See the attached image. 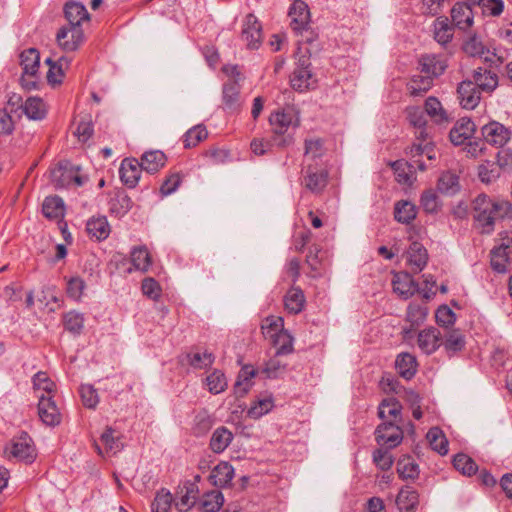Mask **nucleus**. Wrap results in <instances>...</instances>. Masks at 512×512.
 I'll list each match as a JSON object with an SVG mask.
<instances>
[{"instance_id": "423d86ee", "label": "nucleus", "mask_w": 512, "mask_h": 512, "mask_svg": "<svg viewBox=\"0 0 512 512\" xmlns=\"http://www.w3.org/2000/svg\"><path fill=\"white\" fill-rule=\"evenodd\" d=\"M481 135L485 144L503 147L511 138V130L502 123L491 120L482 125Z\"/></svg>"}, {"instance_id": "c85d7f7f", "label": "nucleus", "mask_w": 512, "mask_h": 512, "mask_svg": "<svg viewBox=\"0 0 512 512\" xmlns=\"http://www.w3.org/2000/svg\"><path fill=\"white\" fill-rule=\"evenodd\" d=\"M396 504L401 512H415L418 505V493L411 487L405 486L400 490Z\"/></svg>"}, {"instance_id": "b1692460", "label": "nucleus", "mask_w": 512, "mask_h": 512, "mask_svg": "<svg viewBox=\"0 0 512 512\" xmlns=\"http://www.w3.org/2000/svg\"><path fill=\"white\" fill-rule=\"evenodd\" d=\"M20 59L23 69L22 83L23 86H28V84L25 83V76L36 75L40 64L39 52L34 48L27 49L20 54Z\"/></svg>"}, {"instance_id": "f704fd0d", "label": "nucleus", "mask_w": 512, "mask_h": 512, "mask_svg": "<svg viewBox=\"0 0 512 512\" xmlns=\"http://www.w3.org/2000/svg\"><path fill=\"white\" fill-rule=\"evenodd\" d=\"M502 174L504 173L501 171L496 161L486 160L478 166L479 179L485 184L495 182Z\"/></svg>"}, {"instance_id": "2eb2a0df", "label": "nucleus", "mask_w": 512, "mask_h": 512, "mask_svg": "<svg viewBox=\"0 0 512 512\" xmlns=\"http://www.w3.org/2000/svg\"><path fill=\"white\" fill-rule=\"evenodd\" d=\"M476 131L475 123L469 118H461L450 130L449 137L454 145H462L469 140Z\"/></svg>"}, {"instance_id": "864d4df0", "label": "nucleus", "mask_w": 512, "mask_h": 512, "mask_svg": "<svg viewBox=\"0 0 512 512\" xmlns=\"http://www.w3.org/2000/svg\"><path fill=\"white\" fill-rule=\"evenodd\" d=\"M206 385L212 394L223 392L227 388V380L224 373L219 370L213 371L206 377Z\"/></svg>"}, {"instance_id": "09e8293b", "label": "nucleus", "mask_w": 512, "mask_h": 512, "mask_svg": "<svg viewBox=\"0 0 512 512\" xmlns=\"http://www.w3.org/2000/svg\"><path fill=\"white\" fill-rule=\"evenodd\" d=\"M453 465L456 470L463 475L472 476L476 473L478 466L474 460L466 454H457L453 459Z\"/></svg>"}, {"instance_id": "cd10ccee", "label": "nucleus", "mask_w": 512, "mask_h": 512, "mask_svg": "<svg viewBox=\"0 0 512 512\" xmlns=\"http://www.w3.org/2000/svg\"><path fill=\"white\" fill-rule=\"evenodd\" d=\"M86 231L91 237L101 241L109 236L110 226L106 217H92L87 221Z\"/></svg>"}, {"instance_id": "4be33fe9", "label": "nucleus", "mask_w": 512, "mask_h": 512, "mask_svg": "<svg viewBox=\"0 0 512 512\" xmlns=\"http://www.w3.org/2000/svg\"><path fill=\"white\" fill-rule=\"evenodd\" d=\"M428 261L426 248L419 242L411 243L407 251V262L411 269L418 273L424 269Z\"/></svg>"}, {"instance_id": "052dcab7", "label": "nucleus", "mask_w": 512, "mask_h": 512, "mask_svg": "<svg viewBox=\"0 0 512 512\" xmlns=\"http://www.w3.org/2000/svg\"><path fill=\"white\" fill-rule=\"evenodd\" d=\"M508 251L495 247L491 251V267L498 273H505L507 270Z\"/></svg>"}, {"instance_id": "5fc2aeb1", "label": "nucleus", "mask_w": 512, "mask_h": 512, "mask_svg": "<svg viewBox=\"0 0 512 512\" xmlns=\"http://www.w3.org/2000/svg\"><path fill=\"white\" fill-rule=\"evenodd\" d=\"M425 113L435 122L447 120V114L444 111L440 101L435 97H429L425 101Z\"/></svg>"}, {"instance_id": "603ef678", "label": "nucleus", "mask_w": 512, "mask_h": 512, "mask_svg": "<svg viewBox=\"0 0 512 512\" xmlns=\"http://www.w3.org/2000/svg\"><path fill=\"white\" fill-rule=\"evenodd\" d=\"M397 472L402 479H414L419 475L418 465L410 457L398 461Z\"/></svg>"}, {"instance_id": "a19ab883", "label": "nucleus", "mask_w": 512, "mask_h": 512, "mask_svg": "<svg viewBox=\"0 0 512 512\" xmlns=\"http://www.w3.org/2000/svg\"><path fill=\"white\" fill-rule=\"evenodd\" d=\"M428 315V308L418 303H410L407 308L406 320L411 328L421 325Z\"/></svg>"}, {"instance_id": "a211bd4d", "label": "nucleus", "mask_w": 512, "mask_h": 512, "mask_svg": "<svg viewBox=\"0 0 512 512\" xmlns=\"http://www.w3.org/2000/svg\"><path fill=\"white\" fill-rule=\"evenodd\" d=\"M477 90L490 93L498 86V76L496 73L486 68L478 67L473 70L472 80Z\"/></svg>"}, {"instance_id": "2f4dec72", "label": "nucleus", "mask_w": 512, "mask_h": 512, "mask_svg": "<svg viewBox=\"0 0 512 512\" xmlns=\"http://www.w3.org/2000/svg\"><path fill=\"white\" fill-rule=\"evenodd\" d=\"M304 145L305 152L303 164L319 163L318 159H320L325 153L323 141L319 138L306 139Z\"/></svg>"}, {"instance_id": "a18cd8bd", "label": "nucleus", "mask_w": 512, "mask_h": 512, "mask_svg": "<svg viewBox=\"0 0 512 512\" xmlns=\"http://www.w3.org/2000/svg\"><path fill=\"white\" fill-rule=\"evenodd\" d=\"M64 327L74 335H80L84 328V315L77 311H69L64 315Z\"/></svg>"}, {"instance_id": "f257e3e1", "label": "nucleus", "mask_w": 512, "mask_h": 512, "mask_svg": "<svg viewBox=\"0 0 512 512\" xmlns=\"http://www.w3.org/2000/svg\"><path fill=\"white\" fill-rule=\"evenodd\" d=\"M64 14L68 25L59 29L56 40L61 49L71 52L77 50L84 40L81 23L89 19V14L85 6L78 2L66 3Z\"/></svg>"}, {"instance_id": "0eeeda50", "label": "nucleus", "mask_w": 512, "mask_h": 512, "mask_svg": "<svg viewBox=\"0 0 512 512\" xmlns=\"http://www.w3.org/2000/svg\"><path fill=\"white\" fill-rule=\"evenodd\" d=\"M376 441L388 449L398 446L403 440V431L399 424L393 421H382L375 431Z\"/></svg>"}, {"instance_id": "9d476101", "label": "nucleus", "mask_w": 512, "mask_h": 512, "mask_svg": "<svg viewBox=\"0 0 512 512\" xmlns=\"http://www.w3.org/2000/svg\"><path fill=\"white\" fill-rule=\"evenodd\" d=\"M241 38L249 49H257L262 43V26L253 14L246 16Z\"/></svg>"}, {"instance_id": "c03bdc74", "label": "nucleus", "mask_w": 512, "mask_h": 512, "mask_svg": "<svg viewBox=\"0 0 512 512\" xmlns=\"http://www.w3.org/2000/svg\"><path fill=\"white\" fill-rule=\"evenodd\" d=\"M437 188L441 193L453 195L459 190V178L455 173L445 172L438 179Z\"/></svg>"}, {"instance_id": "de8ad7c7", "label": "nucleus", "mask_w": 512, "mask_h": 512, "mask_svg": "<svg viewBox=\"0 0 512 512\" xmlns=\"http://www.w3.org/2000/svg\"><path fill=\"white\" fill-rule=\"evenodd\" d=\"M208 132L203 125H196L190 128L183 137V143L185 148H191L197 146L201 141L206 139Z\"/></svg>"}, {"instance_id": "338daca9", "label": "nucleus", "mask_w": 512, "mask_h": 512, "mask_svg": "<svg viewBox=\"0 0 512 512\" xmlns=\"http://www.w3.org/2000/svg\"><path fill=\"white\" fill-rule=\"evenodd\" d=\"M85 289V282L79 277L71 278L67 283V295L73 300L79 301Z\"/></svg>"}, {"instance_id": "393cba45", "label": "nucleus", "mask_w": 512, "mask_h": 512, "mask_svg": "<svg viewBox=\"0 0 512 512\" xmlns=\"http://www.w3.org/2000/svg\"><path fill=\"white\" fill-rule=\"evenodd\" d=\"M306 304L304 292L300 287L292 286L284 296V307L291 314H299Z\"/></svg>"}, {"instance_id": "0e129e2a", "label": "nucleus", "mask_w": 512, "mask_h": 512, "mask_svg": "<svg viewBox=\"0 0 512 512\" xmlns=\"http://www.w3.org/2000/svg\"><path fill=\"white\" fill-rule=\"evenodd\" d=\"M285 369L286 364L278 359V356L275 355L273 358L266 362L263 372L268 378H277L282 373H284Z\"/></svg>"}, {"instance_id": "69168bd1", "label": "nucleus", "mask_w": 512, "mask_h": 512, "mask_svg": "<svg viewBox=\"0 0 512 512\" xmlns=\"http://www.w3.org/2000/svg\"><path fill=\"white\" fill-rule=\"evenodd\" d=\"M80 395L84 406L95 408L99 402L97 391L92 385L85 384L80 387Z\"/></svg>"}, {"instance_id": "1a4fd4ad", "label": "nucleus", "mask_w": 512, "mask_h": 512, "mask_svg": "<svg viewBox=\"0 0 512 512\" xmlns=\"http://www.w3.org/2000/svg\"><path fill=\"white\" fill-rule=\"evenodd\" d=\"M38 415L41 421L47 426H56L61 422V413L53 396L41 394L38 396Z\"/></svg>"}, {"instance_id": "4d7b16f0", "label": "nucleus", "mask_w": 512, "mask_h": 512, "mask_svg": "<svg viewBox=\"0 0 512 512\" xmlns=\"http://www.w3.org/2000/svg\"><path fill=\"white\" fill-rule=\"evenodd\" d=\"M395 173V179L400 184H411L413 175L411 172L412 165L403 161H396L392 165Z\"/></svg>"}, {"instance_id": "dca6fc26", "label": "nucleus", "mask_w": 512, "mask_h": 512, "mask_svg": "<svg viewBox=\"0 0 512 512\" xmlns=\"http://www.w3.org/2000/svg\"><path fill=\"white\" fill-rule=\"evenodd\" d=\"M141 170L143 169L138 160L126 158L119 169L120 179L128 188H134L140 179Z\"/></svg>"}, {"instance_id": "4468645a", "label": "nucleus", "mask_w": 512, "mask_h": 512, "mask_svg": "<svg viewBox=\"0 0 512 512\" xmlns=\"http://www.w3.org/2000/svg\"><path fill=\"white\" fill-rule=\"evenodd\" d=\"M419 66L421 72L427 76H432V79L443 74L447 68L446 59L441 55L425 54L419 58Z\"/></svg>"}, {"instance_id": "c9c22d12", "label": "nucleus", "mask_w": 512, "mask_h": 512, "mask_svg": "<svg viewBox=\"0 0 512 512\" xmlns=\"http://www.w3.org/2000/svg\"><path fill=\"white\" fill-rule=\"evenodd\" d=\"M433 85L432 76L425 75H414L407 84V89L411 96L417 97L422 96Z\"/></svg>"}, {"instance_id": "72a5a7b5", "label": "nucleus", "mask_w": 512, "mask_h": 512, "mask_svg": "<svg viewBox=\"0 0 512 512\" xmlns=\"http://www.w3.org/2000/svg\"><path fill=\"white\" fill-rule=\"evenodd\" d=\"M42 211L48 219H60L64 216V202L58 196L46 197L42 205Z\"/></svg>"}, {"instance_id": "7c9ffc66", "label": "nucleus", "mask_w": 512, "mask_h": 512, "mask_svg": "<svg viewBox=\"0 0 512 512\" xmlns=\"http://www.w3.org/2000/svg\"><path fill=\"white\" fill-rule=\"evenodd\" d=\"M417 215L416 206L407 200H401L395 203L394 217L395 220L402 224H410Z\"/></svg>"}, {"instance_id": "79ce46f5", "label": "nucleus", "mask_w": 512, "mask_h": 512, "mask_svg": "<svg viewBox=\"0 0 512 512\" xmlns=\"http://www.w3.org/2000/svg\"><path fill=\"white\" fill-rule=\"evenodd\" d=\"M270 340L276 347V356L287 355L293 352V337L287 330L278 333L277 336Z\"/></svg>"}, {"instance_id": "f03ea898", "label": "nucleus", "mask_w": 512, "mask_h": 512, "mask_svg": "<svg viewBox=\"0 0 512 512\" xmlns=\"http://www.w3.org/2000/svg\"><path fill=\"white\" fill-rule=\"evenodd\" d=\"M475 227L483 234L494 230L496 220L512 218V205L505 200L493 201L485 194L478 195L473 201Z\"/></svg>"}, {"instance_id": "58836bf2", "label": "nucleus", "mask_w": 512, "mask_h": 512, "mask_svg": "<svg viewBox=\"0 0 512 512\" xmlns=\"http://www.w3.org/2000/svg\"><path fill=\"white\" fill-rule=\"evenodd\" d=\"M131 262L135 269L146 272L151 265V257L145 246L133 248L131 251Z\"/></svg>"}, {"instance_id": "473e14b6", "label": "nucleus", "mask_w": 512, "mask_h": 512, "mask_svg": "<svg viewBox=\"0 0 512 512\" xmlns=\"http://www.w3.org/2000/svg\"><path fill=\"white\" fill-rule=\"evenodd\" d=\"M395 366L402 377L411 379L416 373V358L410 353H401L396 358Z\"/></svg>"}, {"instance_id": "e433bc0d", "label": "nucleus", "mask_w": 512, "mask_h": 512, "mask_svg": "<svg viewBox=\"0 0 512 512\" xmlns=\"http://www.w3.org/2000/svg\"><path fill=\"white\" fill-rule=\"evenodd\" d=\"M426 438L434 451L441 455H446L448 453V441L440 428H430Z\"/></svg>"}, {"instance_id": "774afa93", "label": "nucleus", "mask_w": 512, "mask_h": 512, "mask_svg": "<svg viewBox=\"0 0 512 512\" xmlns=\"http://www.w3.org/2000/svg\"><path fill=\"white\" fill-rule=\"evenodd\" d=\"M496 163L503 173H510L512 171V150H500L497 153Z\"/></svg>"}, {"instance_id": "4c0bfd02", "label": "nucleus", "mask_w": 512, "mask_h": 512, "mask_svg": "<svg viewBox=\"0 0 512 512\" xmlns=\"http://www.w3.org/2000/svg\"><path fill=\"white\" fill-rule=\"evenodd\" d=\"M23 112L32 120H41L46 115L45 104L40 98L29 97L24 102Z\"/></svg>"}, {"instance_id": "412c9836", "label": "nucleus", "mask_w": 512, "mask_h": 512, "mask_svg": "<svg viewBox=\"0 0 512 512\" xmlns=\"http://www.w3.org/2000/svg\"><path fill=\"white\" fill-rule=\"evenodd\" d=\"M222 99L224 110L234 113L240 109V86L236 81H229L223 85Z\"/></svg>"}, {"instance_id": "aec40b11", "label": "nucleus", "mask_w": 512, "mask_h": 512, "mask_svg": "<svg viewBox=\"0 0 512 512\" xmlns=\"http://www.w3.org/2000/svg\"><path fill=\"white\" fill-rule=\"evenodd\" d=\"M291 27L294 31H300L309 24L310 12L308 5L302 0H293L289 10Z\"/></svg>"}, {"instance_id": "8fccbe9b", "label": "nucleus", "mask_w": 512, "mask_h": 512, "mask_svg": "<svg viewBox=\"0 0 512 512\" xmlns=\"http://www.w3.org/2000/svg\"><path fill=\"white\" fill-rule=\"evenodd\" d=\"M274 406L273 398L270 395L259 398L248 410V416L258 419L272 410Z\"/></svg>"}, {"instance_id": "ddd939ff", "label": "nucleus", "mask_w": 512, "mask_h": 512, "mask_svg": "<svg viewBox=\"0 0 512 512\" xmlns=\"http://www.w3.org/2000/svg\"><path fill=\"white\" fill-rule=\"evenodd\" d=\"M451 19L456 28L466 31L474 23V14L469 4L457 2L451 9Z\"/></svg>"}, {"instance_id": "6e6d98bb", "label": "nucleus", "mask_w": 512, "mask_h": 512, "mask_svg": "<svg viewBox=\"0 0 512 512\" xmlns=\"http://www.w3.org/2000/svg\"><path fill=\"white\" fill-rule=\"evenodd\" d=\"M34 389L43 391L46 396H53L56 385L45 372H38L33 377Z\"/></svg>"}, {"instance_id": "49530a36", "label": "nucleus", "mask_w": 512, "mask_h": 512, "mask_svg": "<svg viewBox=\"0 0 512 512\" xmlns=\"http://www.w3.org/2000/svg\"><path fill=\"white\" fill-rule=\"evenodd\" d=\"M263 335L272 339L277 336L278 333L284 331V320L280 316H269L267 317L261 326Z\"/></svg>"}, {"instance_id": "13d9d810", "label": "nucleus", "mask_w": 512, "mask_h": 512, "mask_svg": "<svg viewBox=\"0 0 512 512\" xmlns=\"http://www.w3.org/2000/svg\"><path fill=\"white\" fill-rule=\"evenodd\" d=\"M465 346V339L457 330L449 331L446 335L444 347L447 352L455 353L461 351Z\"/></svg>"}, {"instance_id": "9b49d317", "label": "nucleus", "mask_w": 512, "mask_h": 512, "mask_svg": "<svg viewBox=\"0 0 512 512\" xmlns=\"http://www.w3.org/2000/svg\"><path fill=\"white\" fill-rule=\"evenodd\" d=\"M392 286L393 291L404 300L412 297L419 290L418 284L407 272L394 273Z\"/></svg>"}, {"instance_id": "7ed1b4c3", "label": "nucleus", "mask_w": 512, "mask_h": 512, "mask_svg": "<svg viewBox=\"0 0 512 512\" xmlns=\"http://www.w3.org/2000/svg\"><path fill=\"white\" fill-rule=\"evenodd\" d=\"M269 122L272 140L277 147L285 148L294 143V131L300 126L298 113L292 109L277 111L270 115Z\"/></svg>"}, {"instance_id": "f8f14e48", "label": "nucleus", "mask_w": 512, "mask_h": 512, "mask_svg": "<svg viewBox=\"0 0 512 512\" xmlns=\"http://www.w3.org/2000/svg\"><path fill=\"white\" fill-rule=\"evenodd\" d=\"M309 59L303 57L299 60L297 68L293 71L290 82L293 89L304 91L310 88L312 84V73L309 70Z\"/></svg>"}, {"instance_id": "5701e85b", "label": "nucleus", "mask_w": 512, "mask_h": 512, "mask_svg": "<svg viewBox=\"0 0 512 512\" xmlns=\"http://www.w3.org/2000/svg\"><path fill=\"white\" fill-rule=\"evenodd\" d=\"M402 406L396 398L384 399L378 408V416L382 421H393L396 424L401 422Z\"/></svg>"}, {"instance_id": "c756f323", "label": "nucleus", "mask_w": 512, "mask_h": 512, "mask_svg": "<svg viewBox=\"0 0 512 512\" xmlns=\"http://www.w3.org/2000/svg\"><path fill=\"white\" fill-rule=\"evenodd\" d=\"M166 156L159 150L149 151L141 157V168L148 173H155L165 165Z\"/></svg>"}, {"instance_id": "f3484780", "label": "nucleus", "mask_w": 512, "mask_h": 512, "mask_svg": "<svg viewBox=\"0 0 512 512\" xmlns=\"http://www.w3.org/2000/svg\"><path fill=\"white\" fill-rule=\"evenodd\" d=\"M442 344V335L436 327H429L418 334V346L425 354L434 353Z\"/></svg>"}, {"instance_id": "bf43d9fd", "label": "nucleus", "mask_w": 512, "mask_h": 512, "mask_svg": "<svg viewBox=\"0 0 512 512\" xmlns=\"http://www.w3.org/2000/svg\"><path fill=\"white\" fill-rule=\"evenodd\" d=\"M189 364L196 369H205L210 367L214 362V356L207 351L200 353H190L187 355Z\"/></svg>"}, {"instance_id": "6ab92c4d", "label": "nucleus", "mask_w": 512, "mask_h": 512, "mask_svg": "<svg viewBox=\"0 0 512 512\" xmlns=\"http://www.w3.org/2000/svg\"><path fill=\"white\" fill-rule=\"evenodd\" d=\"M457 92L460 104L465 109H474L480 102V92L471 80L462 81Z\"/></svg>"}, {"instance_id": "bb28decb", "label": "nucleus", "mask_w": 512, "mask_h": 512, "mask_svg": "<svg viewBox=\"0 0 512 512\" xmlns=\"http://www.w3.org/2000/svg\"><path fill=\"white\" fill-rule=\"evenodd\" d=\"M234 477L233 466L225 461L220 462L214 467L211 472L210 478L215 486L226 487Z\"/></svg>"}, {"instance_id": "ea45409f", "label": "nucleus", "mask_w": 512, "mask_h": 512, "mask_svg": "<svg viewBox=\"0 0 512 512\" xmlns=\"http://www.w3.org/2000/svg\"><path fill=\"white\" fill-rule=\"evenodd\" d=\"M453 37L452 27L448 23L447 18H438L434 22V38L441 44L445 45L451 41Z\"/></svg>"}, {"instance_id": "e2e57ef3", "label": "nucleus", "mask_w": 512, "mask_h": 512, "mask_svg": "<svg viewBox=\"0 0 512 512\" xmlns=\"http://www.w3.org/2000/svg\"><path fill=\"white\" fill-rule=\"evenodd\" d=\"M373 462L379 469L386 471L392 467L394 459L388 451V448H379L373 452Z\"/></svg>"}, {"instance_id": "6e6552de", "label": "nucleus", "mask_w": 512, "mask_h": 512, "mask_svg": "<svg viewBox=\"0 0 512 512\" xmlns=\"http://www.w3.org/2000/svg\"><path fill=\"white\" fill-rule=\"evenodd\" d=\"M79 166L70 163L61 164L52 172L53 182L57 187H67L74 183L76 186H82L85 178L78 174Z\"/></svg>"}, {"instance_id": "a878e982", "label": "nucleus", "mask_w": 512, "mask_h": 512, "mask_svg": "<svg viewBox=\"0 0 512 512\" xmlns=\"http://www.w3.org/2000/svg\"><path fill=\"white\" fill-rule=\"evenodd\" d=\"M233 438V433L228 428L225 426L217 427L210 438V449L214 453L220 454L231 444Z\"/></svg>"}, {"instance_id": "37998d69", "label": "nucleus", "mask_w": 512, "mask_h": 512, "mask_svg": "<svg viewBox=\"0 0 512 512\" xmlns=\"http://www.w3.org/2000/svg\"><path fill=\"white\" fill-rule=\"evenodd\" d=\"M223 502L224 497L220 491H211L203 496L200 507L203 512H218Z\"/></svg>"}, {"instance_id": "680f3d73", "label": "nucleus", "mask_w": 512, "mask_h": 512, "mask_svg": "<svg viewBox=\"0 0 512 512\" xmlns=\"http://www.w3.org/2000/svg\"><path fill=\"white\" fill-rule=\"evenodd\" d=\"M172 503V495L169 491H159L151 504L152 512H168Z\"/></svg>"}, {"instance_id": "20e7f679", "label": "nucleus", "mask_w": 512, "mask_h": 512, "mask_svg": "<svg viewBox=\"0 0 512 512\" xmlns=\"http://www.w3.org/2000/svg\"><path fill=\"white\" fill-rule=\"evenodd\" d=\"M4 452L8 459H16L26 463H31L36 458L33 440L26 432H21L20 435L15 436L6 446Z\"/></svg>"}, {"instance_id": "39448f33", "label": "nucleus", "mask_w": 512, "mask_h": 512, "mask_svg": "<svg viewBox=\"0 0 512 512\" xmlns=\"http://www.w3.org/2000/svg\"><path fill=\"white\" fill-rule=\"evenodd\" d=\"M303 178L301 184L313 194L323 192L328 182V171L320 163H307L303 167Z\"/></svg>"}, {"instance_id": "3c124183", "label": "nucleus", "mask_w": 512, "mask_h": 512, "mask_svg": "<svg viewBox=\"0 0 512 512\" xmlns=\"http://www.w3.org/2000/svg\"><path fill=\"white\" fill-rule=\"evenodd\" d=\"M463 50L470 56L482 57L488 52L483 41L477 34H471L463 44Z\"/></svg>"}]
</instances>
